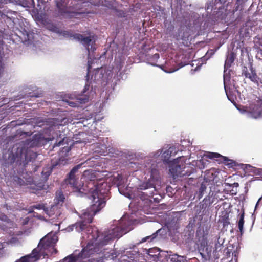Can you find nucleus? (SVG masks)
Returning <instances> with one entry per match:
<instances>
[{"label":"nucleus","instance_id":"473e14b6","mask_svg":"<svg viewBox=\"0 0 262 262\" xmlns=\"http://www.w3.org/2000/svg\"><path fill=\"white\" fill-rule=\"evenodd\" d=\"M247 1V0H237L236 4L238 5H242L243 4H244Z\"/></svg>","mask_w":262,"mask_h":262},{"label":"nucleus","instance_id":"6e6552de","mask_svg":"<svg viewBox=\"0 0 262 262\" xmlns=\"http://www.w3.org/2000/svg\"><path fill=\"white\" fill-rule=\"evenodd\" d=\"M56 5L58 9V16L61 18H72L76 15L73 11V6H68V0H56Z\"/></svg>","mask_w":262,"mask_h":262},{"label":"nucleus","instance_id":"e433bc0d","mask_svg":"<svg viewBox=\"0 0 262 262\" xmlns=\"http://www.w3.org/2000/svg\"><path fill=\"white\" fill-rule=\"evenodd\" d=\"M41 95V93L37 94V95H30L31 97H39Z\"/></svg>","mask_w":262,"mask_h":262},{"label":"nucleus","instance_id":"7ed1b4c3","mask_svg":"<svg viewBox=\"0 0 262 262\" xmlns=\"http://www.w3.org/2000/svg\"><path fill=\"white\" fill-rule=\"evenodd\" d=\"M96 240L98 241V242L96 245L98 244V246L106 245L110 241L115 238H119L122 236L121 230L118 226L111 228L104 233H100L98 230H96ZM99 252H101V250H99L97 245L94 246L92 244H88L77 256L79 261H80L90 257L95 253Z\"/></svg>","mask_w":262,"mask_h":262},{"label":"nucleus","instance_id":"c9c22d12","mask_svg":"<svg viewBox=\"0 0 262 262\" xmlns=\"http://www.w3.org/2000/svg\"><path fill=\"white\" fill-rule=\"evenodd\" d=\"M152 57L155 59H158L159 58V55L158 53L155 54Z\"/></svg>","mask_w":262,"mask_h":262},{"label":"nucleus","instance_id":"f257e3e1","mask_svg":"<svg viewBox=\"0 0 262 262\" xmlns=\"http://www.w3.org/2000/svg\"><path fill=\"white\" fill-rule=\"evenodd\" d=\"M109 190L107 183H103L92 191L90 199L92 205L89 208L84 210L81 215V221L76 223V228L81 231L85 229L88 224L92 223L93 216L103 208L106 204V196Z\"/></svg>","mask_w":262,"mask_h":262},{"label":"nucleus","instance_id":"393cba45","mask_svg":"<svg viewBox=\"0 0 262 262\" xmlns=\"http://www.w3.org/2000/svg\"><path fill=\"white\" fill-rule=\"evenodd\" d=\"M79 261L77 255L71 254L63 259V262H77Z\"/></svg>","mask_w":262,"mask_h":262},{"label":"nucleus","instance_id":"39448f33","mask_svg":"<svg viewBox=\"0 0 262 262\" xmlns=\"http://www.w3.org/2000/svg\"><path fill=\"white\" fill-rule=\"evenodd\" d=\"M53 244V239H49L48 237H44L40 239L37 247L34 248L30 254L22 256L15 262H36L41 257L43 258L46 257V250Z\"/></svg>","mask_w":262,"mask_h":262},{"label":"nucleus","instance_id":"f8f14e48","mask_svg":"<svg viewBox=\"0 0 262 262\" xmlns=\"http://www.w3.org/2000/svg\"><path fill=\"white\" fill-rule=\"evenodd\" d=\"M249 70L250 72L247 67L244 66L242 69V75L244 76L246 78H249L252 82H259V81L261 82V80L257 76L251 64H250Z\"/></svg>","mask_w":262,"mask_h":262},{"label":"nucleus","instance_id":"5701e85b","mask_svg":"<svg viewBox=\"0 0 262 262\" xmlns=\"http://www.w3.org/2000/svg\"><path fill=\"white\" fill-rule=\"evenodd\" d=\"M175 150L173 147H170L169 149L165 151L162 155V160L165 163H169V159L171 156L172 152Z\"/></svg>","mask_w":262,"mask_h":262},{"label":"nucleus","instance_id":"a878e982","mask_svg":"<svg viewBox=\"0 0 262 262\" xmlns=\"http://www.w3.org/2000/svg\"><path fill=\"white\" fill-rule=\"evenodd\" d=\"M244 224V212H243L239 216V220L238 223V227L241 234L243 232V226Z\"/></svg>","mask_w":262,"mask_h":262},{"label":"nucleus","instance_id":"79ce46f5","mask_svg":"<svg viewBox=\"0 0 262 262\" xmlns=\"http://www.w3.org/2000/svg\"><path fill=\"white\" fill-rule=\"evenodd\" d=\"M227 253H229V254H230V252H229V250L227 249Z\"/></svg>","mask_w":262,"mask_h":262},{"label":"nucleus","instance_id":"6ab92c4d","mask_svg":"<svg viewBox=\"0 0 262 262\" xmlns=\"http://www.w3.org/2000/svg\"><path fill=\"white\" fill-rule=\"evenodd\" d=\"M166 261H169V262H187L185 257L177 254H168L167 260H166Z\"/></svg>","mask_w":262,"mask_h":262},{"label":"nucleus","instance_id":"bb28decb","mask_svg":"<svg viewBox=\"0 0 262 262\" xmlns=\"http://www.w3.org/2000/svg\"><path fill=\"white\" fill-rule=\"evenodd\" d=\"M45 237H48L49 239H53V241H54L53 245L51 246H50V247H49L48 249L46 250L47 255L46 256L48 255V251L50 250V248H52V249H53L54 252H52V253H55V254L57 253L58 251H57V250L56 249H55L54 248L55 243H56V242L57 241V239L55 237H51V236L48 235H47V236H45Z\"/></svg>","mask_w":262,"mask_h":262},{"label":"nucleus","instance_id":"f3484780","mask_svg":"<svg viewBox=\"0 0 262 262\" xmlns=\"http://www.w3.org/2000/svg\"><path fill=\"white\" fill-rule=\"evenodd\" d=\"M224 89L226 95L229 100V95L234 94L235 92L239 93L240 91L235 85V83H224Z\"/></svg>","mask_w":262,"mask_h":262},{"label":"nucleus","instance_id":"37998d69","mask_svg":"<svg viewBox=\"0 0 262 262\" xmlns=\"http://www.w3.org/2000/svg\"><path fill=\"white\" fill-rule=\"evenodd\" d=\"M213 179H214L213 178H212V179H209V181L213 180Z\"/></svg>","mask_w":262,"mask_h":262},{"label":"nucleus","instance_id":"dca6fc26","mask_svg":"<svg viewBox=\"0 0 262 262\" xmlns=\"http://www.w3.org/2000/svg\"><path fill=\"white\" fill-rule=\"evenodd\" d=\"M260 100L257 102V104H252L250 106V112L251 116L257 118L262 115V105H260Z\"/></svg>","mask_w":262,"mask_h":262},{"label":"nucleus","instance_id":"c85d7f7f","mask_svg":"<svg viewBox=\"0 0 262 262\" xmlns=\"http://www.w3.org/2000/svg\"><path fill=\"white\" fill-rule=\"evenodd\" d=\"M157 232H155V233L152 234L151 235L147 236L144 238H143L141 242H145L146 241L151 242L153 241L157 236Z\"/></svg>","mask_w":262,"mask_h":262},{"label":"nucleus","instance_id":"423d86ee","mask_svg":"<svg viewBox=\"0 0 262 262\" xmlns=\"http://www.w3.org/2000/svg\"><path fill=\"white\" fill-rule=\"evenodd\" d=\"M71 148L68 146H64L59 152V157L56 160H52L51 165H47L43 167L41 172L42 183H39V188L41 189L44 186V183L47 181L49 177L51 174L53 169L57 166H63L68 162V153Z\"/></svg>","mask_w":262,"mask_h":262},{"label":"nucleus","instance_id":"cd10ccee","mask_svg":"<svg viewBox=\"0 0 262 262\" xmlns=\"http://www.w3.org/2000/svg\"><path fill=\"white\" fill-rule=\"evenodd\" d=\"M227 69H224V81L223 82H230L231 80V73L233 74V72L229 71L228 73L227 72Z\"/></svg>","mask_w":262,"mask_h":262},{"label":"nucleus","instance_id":"4468645a","mask_svg":"<svg viewBox=\"0 0 262 262\" xmlns=\"http://www.w3.org/2000/svg\"><path fill=\"white\" fill-rule=\"evenodd\" d=\"M74 38L80 41L84 47H86L88 52H89V46L93 39V37L89 36L88 37H84L82 34L79 33H76L73 35Z\"/></svg>","mask_w":262,"mask_h":262},{"label":"nucleus","instance_id":"9b49d317","mask_svg":"<svg viewBox=\"0 0 262 262\" xmlns=\"http://www.w3.org/2000/svg\"><path fill=\"white\" fill-rule=\"evenodd\" d=\"M207 157L211 159H214L219 163H223L228 167H233L236 166V162L233 160L229 159L228 157L223 156L217 152H208Z\"/></svg>","mask_w":262,"mask_h":262},{"label":"nucleus","instance_id":"4c0bfd02","mask_svg":"<svg viewBox=\"0 0 262 262\" xmlns=\"http://www.w3.org/2000/svg\"><path fill=\"white\" fill-rule=\"evenodd\" d=\"M68 97V98H69V99H72V97H71V95H69Z\"/></svg>","mask_w":262,"mask_h":262},{"label":"nucleus","instance_id":"412c9836","mask_svg":"<svg viewBox=\"0 0 262 262\" xmlns=\"http://www.w3.org/2000/svg\"><path fill=\"white\" fill-rule=\"evenodd\" d=\"M138 190L139 191H141V194H139L140 195V198L141 199L144 200L147 199V198H151L154 196L155 192L156 191V186H155V190L153 191L152 194L151 195L149 194L148 192H149L150 190V188H146L144 189H139V186H138Z\"/></svg>","mask_w":262,"mask_h":262},{"label":"nucleus","instance_id":"2eb2a0df","mask_svg":"<svg viewBox=\"0 0 262 262\" xmlns=\"http://www.w3.org/2000/svg\"><path fill=\"white\" fill-rule=\"evenodd\" d=\"M46 209L47 213L50 217L55 215V217H58L62 213L61 206L55 203H54V204L52 205L49 209L47 208Z\"/></svg>","mask_w":262,"mask_h":262},{"label":"nucleus","instance_id":"b1692460","mask_svg":"<svg viewBox=\"0 0 262 262\" xmlns=\"http://www.w3.org/2000/svg\"><path fill=\"white\" fill-rule=\"evenodd\" d=\"M95 147L94 148V150L95 152H97L98 154H100V155H104L105 152L107 151V147L106 145L105 144H96V145H95Z\"/></svg>","mask_w":262,"mask_h":262},{"label":"nucleus","instance_id":"20e7f679","mask_svg":"<svg viewBox=\"0 0 262 262\" xmlns=\"http://www.w3.org/2000/svg\"><path fill=\"white\" fill-rule=\"evenodd\" d=\"M82 163L78 164L74 166L69 173V177L66 180V183L69 184L72 187L75 189L76 191L79 192L92 194V191L94 190L95 188L99 186L101 184L105 183L104 182L98 183L95 181V179H90L86 184L85 186L83 184L82 187H79L77 186V181L76 179L75 173L77 172L79 169L81 167Z\"/></svg>","mask_w":262,"mask_h":262},{"label":"nucleus","instance_id":"2f4dec72","mask_svg":"<svg viewBox=\"0 0 262 262\" xmlns=\"http://www.w3.org/2000/svg\"><path fill=\"white\" fill-rule=\"evenodd\" d=\"M4 65L2 60L0 59V77L4 71Z\"/></svg>","mask_w":262,"mask_h":262},{"label":"nucleus","instance_id":"58836bf2","mask_svg":"<svg viewBox=\"0 0 262 262\" xmlns=\"http://www.w3.org/2000/svg\"><path fill=\"white\" fill-rule=\"evenodd\" d=\"M259 104H260V105H262V99H261H261L260 100V103H259Z\"/></svg>","mask_w":262,"mask_h":262},{"label":"nucleus","instance_id":"a211bd4d","mask_svg":"<svg viewBox=\"0 0 262 262\" xmlns=\"http://www.w3.org/2000/svg\"><path fill=\"white\" fill-rule=\"evenodd\" d=\"M12 180L16 184L20 186L27 185L31 184L33 183V179L31 177L28 178H25V180L21 179L17 176H13Z\"/></svg>","mask_w":262,"mask_h":262},{"label":"nucleus","instance_id":"a19ab883","mask_svg":"<svg viewBox=\"0 0 262 262\" xmlns=\"http://www.w3.org/2000/svg\"><path fill=\"white\" fill-rule=\"evenodd\" d=\"M234 184H235V186H238V184L237 183H234Z\"/></svg>","mask_w":262,"mask_h":262},{"label":"nucleus","instance_id":"f704fd0d","mask_svg":"<svg viewBox=\"0 0 262 262\" xmlns=\"http://www.w3.org/2000/svg\"><path fill=\"white\" fill-rule=\"evenodd\" d=\"M89 261L91 262H101V259H95V258H91L90 260H89Z\"/></svg>","mask_w":262,"mask_h":262},{"label":"nucleus","instance_id":"72a5a7b5","mask_svg":"<svg viewBox=\"0 0 262 262\" xmlns=\"http://www.w3.org/2000/svg\"><path fill=\"white\" fill-rule=\"evenodd\" d=\"M119 14H118V15L120 17H125V13H124V11H120L119 12Z\"/></svg>","mask_w":262,"mask_h":262},{"label":"nucleus","instance_id":"f03ea898","mask_svg":"<svg viewBox=\"0 0 262 262\" xmlns=\"http://www.w3.org/2000/svg\"><path fill=\"white\" fill-rule=\"evenodd\" d=\"M50 126L45 130V134H49L48 137H46L42 134H36L33 137L31 140H27L25 142V145L27 147L33 148L36 147H40L47 144L50 141L58 138H62V140L56 142L54 147L55 146H59L63 145L64 143V138L61 137L60 128L62 129L63 125L57 119L52 118L49 121Z\"/></svg>","mask_w":262,"mask_h":262},{"label":"nucleus","instance_id":"0eeeda50","mask_svg":"<svg viewBox=\"0 0 262 262\" xmlns=\"http://www.w3.org/2000/svg\"><path fill=\"white\" fill-rule=\"evenodd\" d=\"M186 159L184 156H181L169 162V172L174 179L184 176H189L192 172L185 170Z\"/></svg>","mask_w":262,"mask_h":262},{"label":"nucleus","instance_id":"aec40b11","mask_svg":"<svg viewBox=\"0 0 262 262\" xmlns=\"http://www.w3.org/2000/svg\"><path fill=\"white\" fill-rule=\"evenodd\" d=\"M65 197L61 190L57 191L56 196L54 199V203L62 206L64 202Z\"/></svg>","mask_w":262,"mask_h":262},{"label":"nucleus","instance_id":"4be33fe9","mask_svg":"<svg viewBox=\"0 0 262 262\" xmlns=\"http://www.w3.org/2000/svg\"><path fill=\"white\" fill-rule=\"evenodd\" d=\"M235 58V55L233 52H231L227 57L225 62L224 69H228L233 63Z\"/></svg>","mask_w":262,"mask_h":262},{"label":"nucleus","instance_id":"9d476101","mask_svg":"<svg viewBox=\"0 0 262 262\" xmlns=\"http://www.w3.org/2000/svg\"><path fill=\"white\" fill-rule=\"evenodd\" d=\"M148 258L156 262H164L167 260L168 253L165 251H160L155 247L149 249L148 251Z\"/></svg>","mask_w":262,"mask_h":262},{"label":"nucleus","instance_id":"ea45409f","mask_svg":"<svg viewBox=\"0 0 262 262\" xmlns=\"http://www.w3.org/2000/svg\"><path fill=\"white\" fill-rule=\"evenodd\" d=\"M234 184H235V186H238V184L237 183H234Z\"/></svg>","mask_w":262,"mask_h":262},{"label":"nucleus","instance_id":"ddd939ff","mask_svg":"<svg viewBox=\"0 0 262 262\" xmlns=\"http://www.w3.org/2000/svg\"><path fill=\"white\" fill-rule=\"evenodd\" d=\"M199 252L204 260H209L211 256L212 247L206 243H201L199 247Z\"/></svg>","mask_w":262,"mask_h":262},{"label":"nucleus","instance_id":"1a4fd4ad","mask_svg":"<svg viewBox=\"0 0 262 262\" xmlns=\"http://www.w3.org/2000/svg\"><path fill=\"white\" fill-rule=\"evenodd\" d=\"M159 179V172L157 169L153 168L150 171V178L145 182H143L139 185V189H144L146 188L150 189V191L148 192L150 195L152 194L155 190V186L156 185L157 182Z\"/></svg>","mask_w":262,"mask_h":262},{"label":"nucleus","instance_id":"7c9ffc66","mask_svg":"<svg viewBox=\"0 0 262 262\" xmlns=\"http://www.w3.org/2000/svg\"><path fill=\"white\" fill-rule=\"evenodd\" d=\"M32 208L33 209H43L45 211H46L47 209L45 207V206L43 204H37L35 205H33L32 206Z\"/></svg>","mask_w":262,"mask_h":262},{"label":"nucleus","instance_id":"c756f323","mask_svg":"<svg viewBox=\"0 0 262 262\" xmlns=\"http://www.w3.org/2000/svg\"><path fill=\"white\" fill-rule=\"evenodd\" d=\"M62 101L64 102H66L69 106L71 107H76L77 106V103L74 102L70 101L68 99H67L66 98H63L62 99Z\"/></svg>","mask_w":262,"mask_h":262},{"label":"nucleus","instance_id":"c03bdc74","mask_svg":"<svg viewBox=\"0 0 262 262\" xmlns=\"http://www.w3.org/2000/svg\"><path fill=\"white\" fill-rule=\"evenodd\" d=\"M89 86V85L85 84V87H86V86Z\"/></svg>","mask_w":262,"mask_h":262}]
</instances>
